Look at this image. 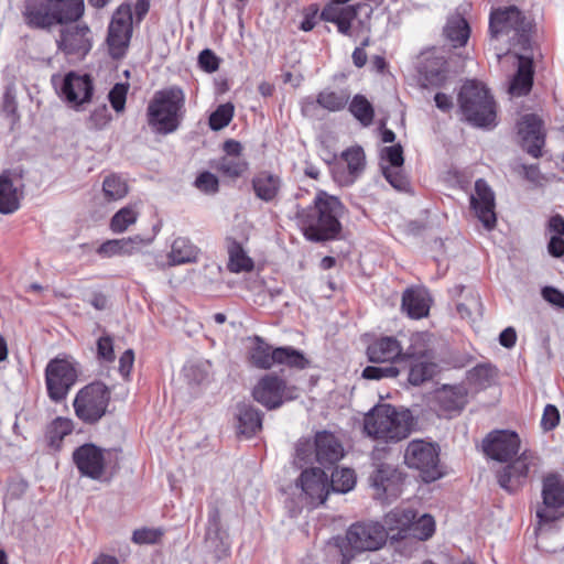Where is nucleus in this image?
Wrapping results in <instances>:
<instances>
[{
    "mask_svg": "<svg viewBox=\"0 0 564 564\" xmlns=\"http://www.w3.org/2000/svg\"><path fill=\"white\" fill-rule=\"evenodd\" d=\"M343 214L344 206L337 197L319 192L314 205L297 209L295 218L308 240L326 241L340 232L339 218Z\"/></svg>",
    "mask_w": 564,
    "mask_h": 564,
    "instance_id": "obj_1",
    "label": "nucleus"
},
{
    "mask_svg": "<svg viewBox=\"0 0 564 564\" xmlns=\"http://www.w3.org/2000/svg\"><path fill=\"white\" fill-rule=\"evenodd\" d=\"M185 112L184 91L171 86L155 91L147 109L148 123L160 134H169L177 130Z\"/></svg>",
    "mask_w": 564,
    "mask_h": 564,
    "instance_id": "obj_2",
    "label": "nucleus"
},
{
    "mask_svg": "<svg viewBox=\"0 0 564 564\" xmlns=\"http://www.w3.org/2000/svg\"><path fill=\"white\" fill-rule=\"evenodd\" d=\"M411 422L410 411L398 410L390 404H380L365 416L364 430L372 438L399 442L410 434Z\"/></svg>",
    "mask_w": 564,
    "mask_h": 564,
    "instance_id": "obj_3",
    "label": "nucleus"
},
{
    "mask_svg": "<svg viewBox=\"0 0 564 564\" xmlns=\"http://www.w3.org/2000/svg\"><path fill=\"white\" fill-rule=\"evenodd\" d=\"M458 105L466 121L476 127L495 123L496 105L489 90L476 80L463 85L458 94Z\"/></svg>",
    "mask_w": 564,
    "mask_h": 564,
    "instance_id": "obj_4",
    "label": "nucleus"
},
{
    "mask_svg": "<svg viewBox=\"0 0 564 564\" xmlns=\"http://www.w3.org/2000/svg\"><path fill=\"white\" fill-rule=\"evenodd\" d=\"M404 463L408 467L420 471L424 482L435 481L444 476L440 465L438 447L432 443L413 440L404 452Z\"/></svg>",
    "mask_w": 564,
    "mask_h": 564,
    "instance_id": "obj_5",
    "label": "nucleus"
},
{
    "mask_svg": "<svg viewBox=\"0 0 564 564\" xmlns=\"http://www.w3.org/2000/svg\"><path fill=\"white\" fill-rule=\"evenodd\" d=\"M109 401L108 388L101 382H93L77 392L73 406L79 420L94 424L106 414Z\"/></svg>",
    "mask_w": 564,
    "mask_h": 564,
    "instance_id": "obj_6",
    "label": "nucleus"
},
{
    "mask_svg": "<svg viewBox=\"0 0 564 564\" xmlns=\"http://www.w3.org/2000/svg\"><path fill=\"white\" fill-rule=\"evenodd\" d=\"M79 375L78 364L69 357L52 359L45 369L47 393L54 402L63 401Z\"/></svg>",
    "mask_w": 564,
    "mask_h": 564,
    "instance_id": "obj_7",
    "label": "nucleus"
},
{
    "mask_svg": "<svg viewBox=\"0 0 564 564\" xmlns=\"http://www.w3.org/2000/svg\"><path fill=\"white\" fill-rule=\"evenodd\" d=\"M252 395L254 400L264 408L273 410L280 408L286 401L296 399L299 397V390L293 386H288L286 382L278 376L265 375L254 386Z\"/></svg>",
    "mask_w": 564,
    "mask_h": 564,
    "instance_id": "obj_8",
    "label": "nucleus"
},
{
    "mask_svg": "<svg viewBox=\"0 0 564 564\" xmlns=\"http://www.w3.org/2000/svg\"><path fill=\"white\" fill-rule=\"evenodd\" d=\"M543 503L536 510L540 525H547L564 516V484L557 475H549L543 480Z\"/></svg>",
    "mask_w": 564,
    "mask_h": 564,
    "instance_id": "obj_9",
    "label": "nucleus"
},
{
    "mask_svg": "<svg viewBox=\"0 0 564 564\" xmlns=\"http://www.w3.org/2000/svg\"><path fill=\"white\" fill-rule=\"evenodd\" d=\"M132 35V10L129 4H121L112 14L107 43L113 58L124 56Z\"/></svg>",
    "mask_w": 564,
    "mask_h": 564,
    "instance_id": "obj_10",
    "label": "nucleus"
},
{
    "mask_svg": "<svg viewBox=\"0 0 564 564\" xmlns=\"http://www.w3.org/2000/svg\"><path fill=\"white\" fill-rule=\"evenodd\" d=\"M530 28L531 23L525 20L514 6L498 8L490 14L489 29L495 37L513 32V37L517 36L518 41L521 42L527 39Z\"/></svg>",
    "mask_w": 564,
    "mask_h": 564,
    "instance_id": "obj_11",
    "label": "nucleus"
},
{
    "mask_svg": "<svg viewBox=\"0 0 564 564\" xmlns=\"http://www.w3.org/2000/svg\"><path fill=\"white\" fill-rule=\"evenodd\" d=\"M482 447L485 453L498 462H508L520 449V438L517 433L511 431H494L484 440Z\"/></svg>",
    "mask_w": 564,
    "mask_h": 564,
    "instance_id": "obj_12",
    "label": "nucleus"
},
{
    "mask_svg": "<svg viewBox=\"0 0 564 564\" xmlns=\"http://www.w3.org/2000/svg\"><path fill=\"white\" fill-rule=\"evenodd\" d=\"M296 487L301 488L303 497L312 506L324 503L329 492L328 477L317 467L303 470Z\"/></svg>",
    "mask_w": 564,
    "mask_h": 564,
    "instance_id": "obj_13",
    "label": "nucleus"
},
{
    "mask_svg": "<svg viewBox=\"0 0 564 564\" xmlns=\"http://www.w3.org/2000/svg\"><path fill=\"white\" fill-rule=\"evenodd\" d=\"M373 529H435V520L429 513L419 514L410 507H398L386 514L383 525Z\"/></svg>",
    "mask_w": 564,
    "mask_h": 564,
    "instance_id": "obj_14",
    "label": "nucleus"
},
{
    "mask_svg": "<svg viewBox=\"0 0 564 564\" xmlns=\"http://www.w3.org/2000/svg\"><path fill=\"white\" fill-rule=\"evenodd\" d=\"M470 206L486 229L491 230L496 226L495 194L482 178L475 182V191L470 195Z\"/></svg>",
    "mask_w": 564,
    "mask_h": 564,
    "instance_id": "obj_15",
    "label": "nucleus"
},
{
    "mask_svg": "<svg viewBox=\"0 0 564 564\" xmlns=\"http://www.w3.org/2000/svg\"><path fill=\"white\" fill-rule=\"evenodd\" d=\"M370 480L376 499L389 502L391 498L400 496L402 491V473L390 465H380L371 475Z\"/></svg>",
    "mask_w": 564,
    "mask_h": 564,
    "instance_id": "obj_16",
    "label": "nucleus"
},
{
    "mask_svg": "<svg viewBox=\"0 0 564 564\" xmlns=\"http://www.w3.org/2000/svg\"><path fill=\"white\" fill-rule=\"evenodd\" d=\"M73 459L80 475L94 480L100 479L105 473V451L94 444H84L73 453Z\"/></svg>",
    "mask_w": 564,
    "mask_h": 564,
    "instance_id": "obj_17",
    "label": "nucleus"
},
{
    "mask_svg": "<svg viewBox=\"0 0 564 564\" xmlns=\"http://www.w3.org/2000/svg\"><path fill=\"white\" fill-rule=\"evenodd\" d=\"M57 45L66 55L82 58L91 48V32L85 24L67 26L62 31Z\"/></svg>",
    "mask_w": 564,
    "mask_h": 564,
    "instance_id": "obj_18",
    "label": "nucleus"
},
{
    "mask_svg": "<svg viewBox=\"0 0 564 564\" xmlns=\"http://www.w3.org/2000/svg\"><path fill=\"white\" fill-rule=\"evenodd\" d=\"M518 133L524 150L533 158L542 155L545 141L543 122L536 115H525L518 122Z\"/></svg>",
    "mask_w": 564,
    "mask_h": 564,
    "instance_id": "obj_19",
    "label": "nucleus"
},
{
    "mask_svg": "<svg viewBox=\"0 0 564 564\" xmlns=\"http://www.w3.org/2000/svg\"><path fill=\"white\" fill-rule=\"evenodd\" d=\"M93 80L90 76L68 73L63 82L62 94L65 100L74 108L89 102L93 96Z\"/></svg>",
    "mask_w": 564,
    "mask_h": 564,
    "instance_id": "obj_20",
    "label": "nucleus"
},
{
    "mask_svg": "<svg viewBox=\"0 0 564 564\" xmlns=\"http://www.w3.org/2000/svg\"><path fill=\"white\" fill-rule=\"evenodd\" d=\"M535 456L532 452L524 451L516 460L503 467L497 475L499 485L509 492L517 490L527 478L530 465H533Z\"/></svg>",
    "mask_w": 564,
    "mask_h": 564,
    "instance_id": "obj_21",
    "label": "nucleus"
},
{
    "mask_svg": "<svg viewBox=\"0 0 564 564\" xmlns=\"http://www.w3.org/2000/svg\"><path fill=\"white\" fill-rule=\"evenodd\" d=\"M409 359H411L409 382L413 386H419L431 380L438 371V367L433 361V356L430 350L420 351L411 347L405 357V360Z\"/></svg>",
    "mask_w": 564,
    "mask_h": 564,
    "instance_id": "obj_22",
    "label": "nucleus"
},
{
    "mask_svg": "<svg viewBox=\"0 0 564 564\" xmlns=\"http://www.w3.org/2000/svg\"><path fill=\"white\" fill-rule=\"evenodd\" d=\"M371 362L400 364L405 360L408 351L402 352V346L399 340L392 336H386L373 341L367 350Z\"/></svg>",
    "mask_w": 564,
    "mask_h": 564,
    "instance_id": "obj_23",
    "label": "nucleus"
},
{
    "mask_svg": "<svg viewBox=\"0 0 564 564\" xmlns=\"http://www.w3.org/2000/svg\"><path fill=\"white\" fill-rule=\"evenodd\" d=\"M341 159L347 165V172L337 167L334 170V178L339 185L348 186L362 173L366 158L360 147H352L341 153Z\"/></svg>",
    "mask_w": 564,
    "mask_h": 564,
    "instance_id": "obj_24",
    "label": "nucleus"
},
{
    "mask_svg": "<svg viewBox=\"0 0 564 564\" xmlns=\"http://www.w3.org/2000/svg\"><path fill=\"white\" fill-rule=\"evenodd\" d=\"M419 73L424 87H440L446 80L445 61L436 56L434 52H427L421 55Z\"/></svg>",
    "mask_w": 564,
    "mask_h": 564,
    "instance_id": "obj_25",
    "label": "nucleus"
},
{
    "mask_svg": "<svg viewBox=\"0 0 564 564\" xmlns=\"http://www.w3.org/2000/svg\"><path fill=\"white\" fill-rule=\"evenodd\" d=\"M314 454L321 465H333L344 457V448L332 433L319 432L315 436Z\"/></svg>",
    "mask_w": 564,
    "mask_h": 564,
    "instance_id": "obj_26",
    "label": "nucleus"
},
{
    "mask_svg": "<svg viewBox=\"0 0 564 564\" xmlns=\"http://www.w3.org/2000/svg\"><path fill=\"white\" fill-rule=\"evenodd\" d=\"M25 22L31 28L46 29L58 24L55 13L52 11L50 0L46 2H28L23 12Z\"/></svg>",
    "mask_w": 564,
    "mask_h": 564,
    "instance_id": "obj_27",
    "label": "nucleus"
},
{
    "mask_svg": "<svg viewBox=\"0 0 564 564\" xmlns=\"http://www.w3.org/2000/svg\"><path fill=\"white\" fill-rule=\"evenodd\" d=\"M431 297L424 289H408L402 295V310L411 318H422L429 314Z\"/></svg>",
    "mask_w": 564,
    "mask_h": 564,
    "instance_id": "obj_28",
    "label": "nucleus"
},
{
    "mask_svg": "<svg viewBox=\"0 0 564 564\" xmlns=\"http://www.w3.org/2000/svg\"><path fill=\"white\" fill-rule=\"evenodd\" d=\"M150 243L140 236L113 239L104 242L97 250L102 257L129 256L141 249L142 246Z\"/></svg>",
    "mask_w": 564,
    "mask_h": 564,
    "instance_id": "obj_29",
    "label": "nucleus"
},
{
    "mask_svg": "<svg viewBox=\"0 0 564 564\" xmlns=\"http://www.w3.org/2000/svg\"><path fill=\"white\" fill-rule=\"evenodd\" d=\"M356 554L365 551H376L388 540L389 531H346Z\"/></svg>",
    "mask_w": 564,
    "mask_h": 564,
    "instance_id": "obj_30",
    "label": "nucleus"
},
{
    "mask_svg": "<svg viewBox=\"0 0 564 564\" xmlns=\"http://www.w3.org/2000/svg\"><path fill=\"white\" fill-rule=\"evenodd\" d=\"M325 561L327 564H350L356 552L346 533L345 538H336L329 541L324 547Z\"/></svg>",
    "mask_w": 564,
    "mask_h": 564,
    "instance_id": "obj_31",
    "label": "nucleus"
},
{
    "mask_svg": "<svg viewBox=\"0 0 564 564\" xmlns=\"http://www.w3.org/2000/svg\"><path fill=\"white\" fill-rule=\"evenodd\" d=\"M532 83L533 69L531 59L518 56V69L510 83L509 94L512 97L524 96L531 90Z\"/></svg>",
    "mask_w": 564,
    "mask_h": 564,
    "instance_id": "obj_32",
    "label": "nucleus"
},
{
    "mask_svg": "<svg viewBox=\"0 0 564 564\" xmlns=\"http://www.w3.org/2000/svg\"><path fill=\"white\" fill-rule=\"evenodd\" d=\"M281 186V178L269 172H261L252 180V187L256 196L267 203L276 198Z\"/></svg>",
    "mask_w": 564,
    "mask_h": 564,
    "instance_id": "obj_33",
    "label": "nucleus"
},
{
    "mask_svg": "<svg viewBox=\"0 0 564 564\" xmlns=\"http://www.w3.org/2000/svg\"><path fill=\"white\" fill-rule=\"evenodd\" d=\"M198 248L194 246L189 239L185 237H177L171 245V250L167 254L169 265L175 267L185 263H192L197 260Z\"/></svg>",
    "mask_w": 564,
    "mask_h": 564,
    "instance_id": "obj_34",
    "label": "nucleus"
},
{
    "mask_svg": "<svg viewBox=\"0 0 564 564\" xmlns=\"http://www.w3.org/2000/svg\"><path fill=\"white\" fill-rule=\"evenodd\" d=\"M238 433L252 437L262 427L261 413L249 404H239L237 412Z\"/></svg>",
    "mask_w": 564,
    "mask_h": 564,
    "instance_id": "obj_35",
    "label": "nucleus"
},
{
    "mask_svg": "<svg viewBox=\"0 0 564 564\" xmlns=\"http://www.w3.org/2000/svg\"><path fill=\"white\" fill-rule=\"evenodd\" d=\"M227 268L232 273L250 272L254 268L253 260L248 256L240 242L235 239L227 240Z\"/></svg>",
    "mask_w": 564,
    "mask_h": 564,
    "instance_id": "obj_36",
    "label": "nucleus"
},
{
    "mask_svg": "<svg viewBox=\"0 0 564 564\" xmlns=\"http://www.w3.org/2000/svg\"><path fill=\"white\" fill-rule=\"evenodd\" d=\"M436 400L444 411H459L467 402V391L462 386L443 387L436 392Z\"/></svg>",
    "mask_w": 564,
    "mask_h": 564,
    "instance_id": "obj_37",
    "label": "nucleus"
},
{
    "mask_svg": "<svg viewBox=\"0 0 564 564\" xmlns=\"http://www.w3.org/2000/svg\"><path fill=\"white\" fill-rule=\"evenodd\" d=\"M350 99L348 89H323L316 97V104L330 112L343 110Z\"/></svg>",
    "mask_w": 564,
    "mask_h": 564,
    "instance_id": "obj_38",
    "label": "nucleus"
},
{
    "mask_svg": "<svg viewBox=\"0 0 564 564\" xmlns=\"http://www.w3.org/2000/svg\"><path fill=\"white\" fill-rule=\"evenodd\" d=\"M21 193L8 175H0V213L11 214L19 208Z\"/></svg>",
    "mask_w": 564,
    "mask_h": 564,
    "instance_id": "obj_39",
    "label": "nucleus"
},
{
    "mask_svg": "<svg viewBox=\"0 0 564 564\" xmlns=\"http://www.w3.org/2000/svg\"><path fill=\"white\" fill-rule=\"evenodd\" d=\"M469 33V25L460 15L451 17L444 28V35L454 47L464 46Z\"/></svg>",
    "mask_w": 564,
    "mask_h": 564,
    "instance_id": "obj_40",
    "label": "nucleus"
},
{
    "mask_svg": "<svg viewBox=\"0 0 564 564\" xmlns=\"http://www.w3.org/2000/svg\"><path fill=\"white\" fill-rule=\"evenodd\" d=\"M58 23L75 21L84 13V0H50Z\"/></svg>",
    "mask_w": 564,
    "mask_h": 564,
    "instance_id": "obj_41",
    "label": "nucleus"
},
{
    "mask_svg": "<svg viewBox=\"0 0 564 564\" xmlns=\"http://www.w3.org/2000/svg\"><path fill=\"white\" fill-rule=\"evenodd\" d=\"M250 362L260 369H270L276 362L275 349L257 337L253 347L249 354Z\"/></svg>",
    "mask_w": 564,
    "mask_h": 564,
    "instance_id": "obj_42",
    "label": "nucleus"
},
{
    "mask_svg": "<svg viewBox=\"0 0 564 564\" xmlns=\"http://www.w3.org/2000/svg\"><path fill=\"white\" fill-rule=\"evenodd\" d=\"M74 424L70 419L56 417L46 430V438L51 447L58 449L65 436L73 432Z\"/></svg>",
    "mask_w": 564,
    "mask_h": 564,
    "instance_id": "obj_43",
    "label": "nucleus"
},
{
    "mask_svg": "<svg viewBox=\"0 0 564 564\" xmlns=\"http://www.w3.org/2000/svg\"><path fill=\"white\" fill-rule=\"evenodd\" d=\"M128 192V184L121 176L111 174L105 177L102 182V193L105 199L109 202L119 200L123 198Z\"/></svg>",
    "mask_w": 564,
    "mask_h": 564,
    "instance_id": "obj_44",
    "label": "nucleus"
},
{
    "mask_svg": "<svg viewBox=\"0 0 564 564\" xmlns=\"http://www.w3.org/2000/svg\"><path fill=\"white\" fill-rule=\"evenodd\" d=\"M139 212L137 205H128L119 209L110 220V229L116 234L126 231L137 221Z\"/></svg>",
    "mask_w": 564,
    "mask_h": 564,
    "instance_id": "obj_45",
    "label": "nucleus"
},
{
    "mask_svg": "<svg viewBox=\"0 0 564 564\" xmlns=\"http://www.w3.org/2000/svg\"><path fill=\"white\" fill-rule=\"evenodd\" d=\"M349 111L364 126L371 124L373 120V108L371 104L368 101V99L362 95H356L352 98L349 105Z\"/></svg>",
    "mask_w": 564,
    "mask_h": 564,
    "instance_id": "obj_46",
    "label": "nucleus"
},
{
    "mask_svg": "<svg viewBox=\"0 0 564 564\" xmlns=\"http://www.w3.org/2000/svg\"><path fill=\"white\" fill-rule=\"evenodd\" d=\"M356 485L355 471L350 468L336 469L332 474L329 488L336 492H348Z\"/></svg>",
    "mask_w": 564,
    "mask_h": 564,
    "instance_id": "obj_47",
    "label": "nucleus"
},
{
    "mask_svg": "<svg viewBox=\"0 0 564 564\" xmlns=\"http://www.w3.org/2000/svg\"><path fill=\"white\" fill-rule=\"evenodd\" d=\"M457 312L462 318L473 322L476 316L481 315V302L478 293L469 290L465 301L457 303Z\"/></svg>",
    "mask_w": 564,
    "mask_h": 564,
    "instance_id": "obj_48",
    "label": "nucleus"
},
{
    "mask_svg": "<svg viewBox=\"0 0 564 564\" xmlns=\"http://www.w3.org/2000/svg\"><path fill=\"white\" fill-rule=\"evenodd\" d=\"M275 358L276 365H286L297 369H304L307 365L303 354L292 347L275 348Z\"/></svg>",
    "mask_w": 564,
    "mask_h": 564,
    "instance_id": "obj_49",
    "label": "nucleus"
},
{
    "mask_svg": "<svg viewBox=\"0 0 564 564\" xmlns=\"http://www.w3.org/2000/svg\"><path fill=\"white\" fill-rule=\"evenodd\" d=\"M217 170L228 177L236 178L248 170V163L241 156H224L218 161Z\"/></svg>",
    "mask_w": 564,
    "mask_h": 564,
    "instance_id": "obj_50",
    "label": "nucleus"
},
{
    "mask_svg": "<svg viewBox=\"0 0 564 564\" xmlns=\"http://www.w3.org/2000/svg\"><path fill=\"white\" fill-rule=\"evenodd\" d=\"M234 116V106L231 104L220 105L209 117L212 130L218 131L229 124Z\"/></svg>",
    "mask_w": 564,
    "mask_h": 564,
    "instance_id": "obj_51",
    "label": "nucleus"
},
{
    "mask_svg": "<svg viewBox=\"0 0 564 564\" xmlns=\"http://www.w3.org/2000/svg\"><path fill=\"white\" fill-rule=\"evenodd\" d=\"M400 373V368L393 365L368 366L362 370V378L369 380H379L382 378H395Z\"/></svg>",
    "mask_w": 564,
    "mask_h": 564,
    "instance_id": "obj_52",
    "label": "nucleus"
},
{
    "mask_svg": "<svg viewBox=\"0 0 564 564\" xmlns=\"http://www.w3.org/2000/svg\"><path fill=\"white\" fill-rule=\"evenodd\" d=\"M128 90V83H117L108 94L109 102L118 113L124 110Z\"/></svg>",
    "mask_w": 564,
    "mask_h": 564,
    "instance_id": "obj_53",
    "label": "nucleus"
},
{
    "mask_svg": "<svg viewBox=\"0 0 564 564\" xmlns=\"http://www.w3.org/2000/svg\"><path fill=\"white\" fill-rule=\"evenodd\" d=\"M495 377L496 370L487 365L475 367L469 375L470 381L481 388L489 386L494 381Z\"/></svg>",
    "mask_w": 564,
    "mask_h": 564,
    "instance_id": "obj_54",
    "label": "nucleus"
},
{
    "mask_svg": "<svg viewBox=\"0 0 564 564\" xmlns=\"http://www.w3.org/2000/svg\"><path fill=\"white\" fill-rule=\"evenodd\" d=\"M387 181L397 189L404 191L408 187V178L402 173V167H382Z\"/></svg>",
    "mask_w": 564,
    "mask_h": 564,
    "instance_id": "obj_55",
    "label": "nucleus"
},
{
    "mask_svg": "<svg viewBox=\"0 0 564 564\" xmlns=\"http://www.w3.org/2000/svg\"><path fill=\"white\" fill-rule=\"evenodd\" d=\"M111 116L106 105L97 107L89 116V127L96 130L105 128L110 121Z\"/></svg>",
    "mask_w": 564,
    "mask_h": 564,
    "instance_id": "obj_56",
    "label": "nucleus"
},
{
    "mask_svg": "<svg viewBox=\"0 0 564 564\" xmlns=\"http://www.w3.org/2000/svg\"><path fill=\"white\" fill-rule=\"evenodd\" d=\"M221 533H227V532L218 531V530L207 531V534L205 538V542H206V545L208 549H212V545L215 544L216 542H218V541L220 542L221 549L214 550V554L218 558H220L223 555H228V551H229V544L224 541V536L221 535Z\"/></svg>",
    "mask_w": 564,
    "mask_h": 564,
    "instance_id": "obj_57",
    "label": "nucleus"
},
{
    "mask_svg": "<svg viewBox=\"0 0 564 564\" xmlns=\"http://www.w3.org/2000/svg\"><path fill=\"white\" fill-rule=\"evenodd\" d=\"M382 159L390 163L388 167H402L404 162L402 147L400 144L386 147L382 150Z\"/></svg>",
    "mask_w": 564,
    "mask_h": 564,
    "instance_id": "obj_58",
    "label": "nucleus"
},
{
    "mask_svg": "<svg viewBox=\"0 0 564 564\" xmlns=\"http://www.w3.org/2000/svg\"><path fill=\"white\" fill-rule=\"evenodd\" d=\"M560 422V412L555 405L547 404L544 408L541 419V426L544 431L553 430Z\"/></svg>",
    "mask_w": 564,
    "mask_h": 564,
    "instance_id": "obj_59",
    "label": "nucleus"
},
{
    "mask_svg": "<svg viewBox=\"0 0 564 564\" xmlns=\"http://www.w3.org/2000/svg\"><path fill=\"white\" fill-rule=\"evenodd\" d=\"M195 184L197 188L205 193H215L218 189V180L214 174L209 172L202 173L196 178Z\"/></svg>",
    "mask_w": 564,
    "mask_h": 564,
    "instance_id": "obj_60",
    "label": "nucleus"
},
{
    "mask_svg": "<svg viewBox=\"0 0 564 564\" xmlns=\"http://www.w3.org/2000/svg\"><path fill=\"white\" fill-rule=\"evenodd\" d=\"M198 63L202 69L207 73H213L219 67V59L210 50H204L200 52Z\"/></svg>",
    "mask_w": 564,
    "mask_h": 564,
    "instance_id": "obj_61",
    "label": "nucleus"
},
{
    "mask_svg": "<svg viewBox=\"0 0 564 564\" xmlns=\"http://www.w3.org/2000/svg\"><path fill=\"white\" fill-rule=\"evenodd\" d=\"M313 449L314 444H312L308 440L299 441V443L296 444L295 460L301 465L310 463Z\"/></svg>",
    "mask_w": 564,
    "mask_h": 564,
    "instance_id": "obj_62",
    "label": "nucleus"
},
{
    "mask_svg": "<svg viewBox=\"0 0 564 564\" xmlns=\"http://www.w3.org/2000/svg\"><path fill=\"white\" fill-rule=\"evenodd\" d=\"M97 352L99 358L106 361L115 359L112 339L109 336H102L97 341Z\"/></svg>",
    "mask_w": 564,
    "mask_h": 564,
    "instance_id": "obj_63",
    "label": "nucleus"
},
{
    "mask_svg": "<svg viewBox=\"0 0 564 564\" xmlns=\"http://www.w3.org/2000/svg\"><path fill=\"white\" fill-rule=\"evenodd\" d=\"M163 531H133L132 541L137 544H154L162 536Z\"/></svg>",
    "mask_w": 564,
    "mask_h": 564,
    "instance_id": "obj_64",
    "label": "nucleus"
}]
</instances>
